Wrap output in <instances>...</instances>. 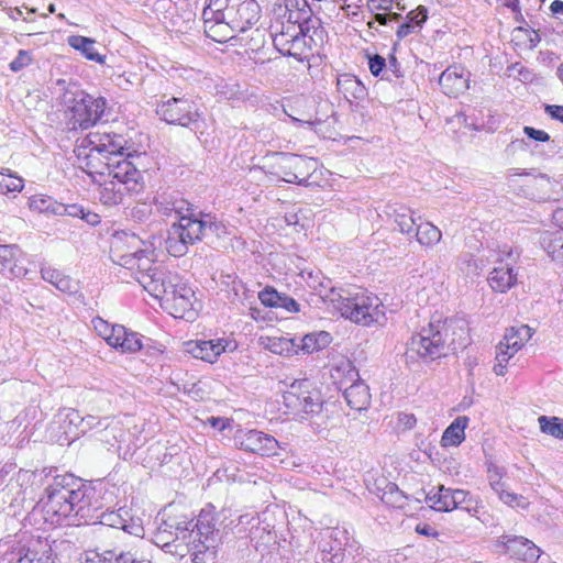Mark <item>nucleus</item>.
<instances>
[{"instance_id":"26","label":"nucleus","mask_w":563,"mask_h":563,"mask_svg":"<svg viewBox=\"0 0 563 563\" xmlns=\"http://www.w3.org/2000/svg\"><path fill=\"white\" fill-rule=\"evenodd\" d=\"M350 534L343 528H328L323 533L319 548L321 551V561L324 563V554L334 556L344 552L345 545L349 544Z\"/></svg>"},{"instance_id":"16","label":"nucleus","mask_w":563,"mask_h":563,"mask_svg":"<svg viewBox=\"0 0 563 563\" xmlns=\"http://www.w3.org/2000/svg\"><path fill=\"white\" fill-rule=\"evenodd\" d=\"M260 5L255 0H233L225 23L231 31L245 32L260 19Z\"/></svg>"},{"instance_id":"35","label":"nucleus","mask_w":563,"mask_h":563,"mask_svg":"<svg viewBox=\"0 0 563 563\" xmlns=\"http://www.w3.org/2000/svg\"><path fill=\"white\" fill-rule=\"evenodd\" d=\"M532 334L533 330L529 325L511 327L504 335L505 347L518 352L532 338Z\"/></svg>"},{"instance_id":"44","label":"nucleus","mask_w":563,"mask_h":563,"mask_svg":"<svg viewBox=\"0 0 563 563\" xmlns=\"http://www.w3.org/2000/svg\"><path fill=\"white\" fill-rule=\"evenodd\" d=\"M100 563H151L136 559L131 551H123L118 548L106 550L101 554H97Z\"/></svg>"},{"instance_id":"38","label":"nucleus","mask_w":563,"mask_h":563,"mask_svg":"<svg viewBox=\"0 0 563 563\" xmlns=\"http://www.w3.org/2000/svg\"><path fill=\"white\" fill-rule=\"evenodd\" d=\"M123 185L114 180L104 181L99 189V199L106 206H117L123 202L125 194H129Z\"/></svg>"},{"instance_id":"62","label":"nucleus","mask_w":563,"mask_h":563,"mask_svg":"<svg viewBox=\"0 0 563 563\" xmlns=\"http://www.w3.org/2000/svg\"><path fill=\"white\" fill-rule=\"evenodd\" d=\"M42 278L45 282H48L52 285H56L58 279L62 277L63 273H60L58 269L52 268V267H43L41 269Z\"/></svg>"},{"instance_id":"30","label":"nucleus","mask_w":563,"mask_h":563,"mask_svg":"<svg viewBox=\"0 0 563 563\" xmlns=\"http://www.w3.org/2000/svg\"><path fill=\"white\" fill-rule=\"evenodd\" d=\"M539 245L551 261L563 265V231H544L539 236Z\"/></svg>"},{"instance_id":"9","label":"nucleus","mask_w":563,"mask_h":563,"mask_svg":"<svg viewBox=\"0 0 563 563\" xmlns=\"http://www.w3.org/2000/svg\"><path fill=\"white\" fill-rule=\"evenodd\" d=\"M85 142L90 147L87 155L89 168H95L100 162L123 157L128 145V140L122 134L100 131L90 133Z\"/></svg>"},{"instance_id":"4","label":"nucleus","mask_w":563,"mask_h":563,"mask_svg":"<svg viewBox=\"0 0 563 563\" xmlns=\"http://www.w3.org/2000/svg\"><path fill=\"white\" fill-rule=\"evenodd\" d=\"M327 286L329 291L319 289V298L343 318L355 323L369 325L371 323L378 322L384 317L378 297L364 292H357L352 296L343 289H336L332 282H327Z\"/></svg>"},{"instance_id":"21","label":"nucleus","mask_w":563,"mask_h":563,"mask_svg":"<svg viewBox=\"0 0 563 563\" xmlns=\"http://www.w3.org/2000/svg\"><path fill=\"white\" fill-rule=\"evenodd\" d=\"M231 342L224 339L218 340H191L184 343V351L188 354H191L195 358L214 363L218 357L225 352L228 349L233 350L230 346Z\"/></svg>"},{"instance_id":"28","label":"nucleus","mask_w":563,"mask_h":563,"mask_svg":"<svg viewBox=\"0 0 563 563\" xmlns=\"http://www.w3.org/2000/svg\"><path fill=\"white\" fill-rule=\"evenodd\" d=\"M517 276L518 273L514 266L508 263H500L489 273L487 280L494 291L506 292L516 285Z\"/></svg>"},{"instance_id":"27","label":"nucleus","mask_w":563,"mask_h":563,"mask_svg":"<svg viewBox=\"0 0 563 563\" xmlns=\"http://www.w3.org/2000/svg\"><path fill=\"white\" fill-rule=\"evenodd\" d=\"M147 250H137L133 253L123 254L120 257V265L129 269H136L139 276L152 275L153 272L161 271L162 267L154 265L153 258Z\"/></svg>"},{"instance_id":"33","label":"nucleus","mask_w":563,"mask_h":563,"mask_svg":"<svg viewBox=\"0 0 563 563\" xmlns=\"http://www.w3.org/2000/svg\"><path fill=\"white\" fill-rule=\"evenodd\" d=\"M468 423V418L465 416L457 417L452 423L444 430L441 438V445L457 446L465 439V429Z\"/></svg>"},{"instance_id":"32","label":"nucleus","mask_w":563,"mask_h":563,"mask_svg":"<svg viewBox=\"0 0 563 563\" xmlns=\"http://www.w3.org/2000/svg\"><path fill=\"white\" fill-rule=\"evenodd\" d=\"M428 20V10L424 5H419L406 15V21L401 23L397 30L398 40H402L408 35L418 32Z\"/></svg>"},{"instance_id":"46","label":"nucleus","mask_w":563,"mask_h":563,"mask_svg":"<svg viewBox=\"0 0 563 563\" xmlns=\"http://www.w3.org/2000/svg\"><path fill=\"white\" fill-rule=\"evenodd\" d=\"M360 550V544L350 537L349 544L345 545L344 552L334 556H328L324 554V563H360V561L356 560L361 554Z\"/></svg>"},{"instance_id":"5","label":"nucleus","mask_w":563,"mask_h":563,"mask_svg":"<svg viewBox=\"0 0 563 563\" xmlns=\"http://www.w3.org/2000/svg\"><path fill=\"white\" fill-rule=\"evenodd\" d=\"M85 485L73 475L55 476L45 489L47 514L56 516L58 522L73 519L76 506L87 492Z\"/></svg>"},{"instance_id":"12","label":"nucleus","mask_w":563,"mask_h":563,"mask_svg":"<svg viewBox=\"0 0 563 563\" xmlns=\"http://www.w3.org/2000/svg\"><path fill=\"white\" fill-rule=\"evenodd\" d=\"M426 503L437 511L462 509L472 516L478 512V503L464 489L446 488L443 485L432 488L426 495Z\"/></svg>"},{"instance_id":"63","label":"nucleus","mask_w":563,"mask_h":563,"mask_svg":"<svg viewBox=\"0 0 563 563\" xmlns=\"http://www.w3.org/2000/svg\"><path fill=\"white\" fill-rule=\"evenodd\" d=\"M142 351L151 357H156L163 353V345H156L151 339H146V341L143 342Z\"/></svg>"},{"instance_id":"6","label":"nucleus","mask_w":563,"mask_h":563,"mask_svg":"<svg viewBox=\"0 0 563 563\" xmlns=\"http://www.w3.org/2000/svg\"><path fill=\"white\" fill-rule=\"evenodd\" d=\"M64 103L67 112L70 113L71 128L81 130H87L100 122L108 104L106 98L95 97L82 90H67L64 95Z\"/></svg>"},{"instance_id":"36","label":"nucleus","mask_w":563,"mask_h":563,"mask_svg":"<svg viewBox=\"0 0 563 563\" xmlns=\"http://www.w3.org/2000/svg\"><path fill=\"white\" fill-rule=\"evenodd\" d=\"M23 267L15 263V247L0 245V272L8 278H16L23 274Z\"/></svg>"},{"instance_id":"8","label":"nucleus","mask_w":563,"mask_h":563,"mask_svg":"<svg viewBox=\"0 0 563 563\" xmlns=\"http://www.w3.org/2000/svg\"><path fill=\"white\" fill-rule=\"evenodd\" d=\"M156 113L169 124H177L190 129L192 132L203 133L206 126L197 106L188 98L172 97L157 106Z\"/></svg>"},{"instance_id":"58","label":"nucleus","mask_w":563,"mask_h":563,"mask_svg":"<svg viewBox=\"0 0 563 563\" xmlns=\"http://www.w3.org/2000/svg\"><path fill=\"white\" fill-rule=\"evenodd\" d=\"M55 287L66 294H75L78 291V283L64 274L58 279Z\"/></svg>"},{"instance_id":"31","label":"nucleus","mask_w":563,"mask_h":563,"mask_svg":"<svg viewBox=\"0 0 563 563\" xmlns=\"http://www.w3.org/2000/svg\"><path fill=\"white\" fill-rule=\"evenodd\" d=\"M343 395L347 405L354 410L366 409L371 402L369 388L363 380H356L346 387Z\"/></svg>"},{"instance_id":"48","label":"nucleus","mask_w":563,"mask_h":563,"mask_svg":"<svg viewBox=\"0 0 563 563\" xmlns=\"http://www.w3.org/2000/svg\"><path fill=\"white\" fill-rule=\"evenodd\" d=\"M206 34L216 42L223 43L231 40L236 31H231V27L225 22L206 24Z\"/></svg>"},{"instance_id":"2","label":"nucleus","mask_w":563,"mask_h":563,"mask_svg":"<svg viewBox=\"0 0 563 563\" xmlns=\"http://www.w3.org/2000/svg\"><path fill=\"white\" fill-rule=\"evenodd\" d=\"M449 330L450 327L438 319L429 322L428 327H423L413 334L408 341L405 352L407 366L412 368L419 364H430L468 345L465 329H460L459 340H449Z\"/></svg>"},{"instance_id":"56","label":"nucleus","mask_w":563,"mask_h":563,"mask_svg":"<svg viewBox=\"0 0 563 563\" xmlns=\"http://www.w3.org/2000/svg\"><path fill=\"white\" fill-rule=\"evenodd\" d=\"M202 19H203V23L205 25L206 24H217V23H220V22H225V15H223V13H220V12H216V9L210 5L209 3L205 7L203 11H202Z\"/></svg>"},{"instance_id":"18","label":"nucleus","mask_w":563,"mask_h":563,"mask_svg":"<svg viewBox=\"0 0 563 563\" xmlns=\"http://www.w3.org/2000/svg\"><path fill=\"white\" fill-rule=\"evenodd\" d=\"M156 212L161 216L170 217L177 214L179 220L186 213H192L197 207L184 198L183 194L176 190L158 191L153 198Z\"/></svg>"},{"instance_id":"47","label":"nucleus","mask_w":563,"mask_h":563,"mask_svg":"<svg viewBox=\"0 0 563 563\" xmlns=\"http://www.w3.org/2000/svg\"><path fill=\"white\" fill-rule=\"evenodd\" d=\"M539 427L542 432L556 439H563V419L559 417L540 416L538 418Z\"/></svg>"},{"instance_id":"11","label":"nucleus","mask_w":563,"mask_h":563,"mask_svg":"<svg viewBox=\"0 0 563 563\" xmlns=\"http://www.w3.org/2000/svg\"><path fill=\"white\" fill-rule=\"evenodd\" d=\"M309 380H295L283 394V404L286 409L303 417L302 415H314L322 410L323 401L320 393L310 389Z\"/></svg>"},{"instance_id":"29","label":"nucleus","mask_w":563,"mask_h":563,"mask_svg":"<svg viewBox=\"0 0 563 563\" xmlns=\"http://www.w3.org/2000/svg\"><path fill=\"white\" fill-rule=\"evenodd\" d=\"M261 302L271 308H283L287 312L297 313L300 305L285 292L277 291L274 287L267 286L258 292Z\"/></svg>"},{"instance_id":"50","label":"nucleus","mask_w":563,"mask_h":563,"mask_svg":"<svg viewBox=\"0 0 563 563\" xmlns=\"http://www.w3.org/2000/svg\"><path fill=\"white\" fill-rule=\"evenodd\" d=\"M517 352H512V350L505 347V341L503 340L499 345L497 346V353H496V364L494 366V372L498 376H503L506 373V366L510 358L516 354Z\"/></svg>"},{"instance_id":"51","label":"nucleus","mask_w":563,"mask_h":563,"mask_svg":"<svg viewBox=\"0 0 563 563\" xmlns=\"http://www.w3.org/2000/svg\"><path fill=\"white\" fill-rule=\"evenodd\" d=\"M79 426L81 428V432H87L92 429L106 431L110 427V421L109 418L99 419L95 416H87L85 418H80Z\"/></svg>"},{"instance_id":"24","label":"nucleus","mask_w":563,"mask_h":563,"mask_svg":"<svg viewBox=\"0 0 563 563\" xmlns=\"http://www.w3.org/2000/svg\"><path fill=\"white\" fill-rule=\"evenodd\" d=\"M85 488H87V492H85L84 498H80L78 506H76L73 519H66L67 525H81V521H95L97 512L102 508L96 489L88 484L85 485Z\"/></svg>"},{"instance_id":"25","label":"nucleus","mask_w":563,"mask_h":563,"mask_svg":"<svg viewBox=\"0 0 563 563\" xmlns=\"http://www.w3.org/2000/svg\"><path fill=\"white\" fill-rule=\"evenodd\" d=\"M442 91L449 97H457L468 88V77L460 66L448 67L439 78Z\"/></svg>"},{"instance_id":"22","label":"nucleus","mask_w":563,"mask_h":563,"mask_svg":"<svg viewBox=\"0 0 563 563\" xmlns=\"http://www.w3.org/2000/svg\"><path fill=\"white\" fill-rule=\"evenodd\" d=\"M497 547H503L506 554L521 561H534L540 556V549L523 537L503 534L497 540Z\"/></svg>"},{"instance_id":"43","label":"nucleus","mask_w":563,"mask_h":563,"mask_svg":"<svg viewBox=\"0 0 563 563\" xmlns=\"http://www.w3.org/2000/svg\"><path fill=\"white\" fill-rule=\"evenodd\" d=\"M114 349L121 350L123 353H135L143 350V340L140 333L128 330L124 327V333L120 334L118 343H114Z\"/></svg>"},{"instance_id":"54","label":"nucleus","mask_w":563,"mask_h":563,"mask_svg":"<svg viewBox=\"0 0 563 563\" xmlns=\"http://www.w3.org/2000/svg\"><path fill=\"white\" fill-rule=\"evenodd\" d=\"M32 57L29 51L20 49L16 57L10 63L9 67L12 71L18 73L29 66Z\"/></svg>"},{"instance_id":"61","label":"nucleus","mask_w":563,"mask_h":563,"mask_svg":"<svg viewBox=\"0 0 563 563\" xmlns=\"http://www.w3.org/2000/svg\"><path fill=\"white\" fill-rule=\"evenodd\" d=\"M289 118L292 123L302 125V126H307V128L313 130L314 132H318V126L325 122V119L319 118V117H316L313 120H311V119L302 120V119H298V118H295L291 115H289Z\"/></svg>"},{"instance_id":"49","label":"nucleus","mask_w":563,"mask_h":563,"mask_svg":"<svg viewBox=\"0 0 563 563\" xmlns=\"http://www.w3.org/2000/svg\"><path fill=\"white\" fill-rule=\"evenodd\" d=\"M406 496L394 483H388L383 490L382 500L393 507L401 508L405 505Z\"/></svg>"},{"instance_id":"57","label":"nucleus","mask_w":563,"mask_h":563,"mask_svg":"<svg viewBox=\"0 0 563 563\" xmlns=\"http://www.w3.org/2000/svg\"><path fill=\"white\" fill-rule=\"evenodd\" d=\"M152 213L151 203L146 202H136V205L131 209V217L137 221H145Z\"/></svg>"},{"instance_id":"13","label":"nucleus","mask_w":563,"mask_h":563,"mask_svg":"<svg viewBox=\"0 0 563 563\" xmlns=\"http://www.w3.org/2000/svg\"><path fill=\"white\" fill-rule=\"evenodd\" d=\"M275 48L284 56H290L302 62L311 46L302 24L290 23L283 25L282 31L273 38Z\"/></svg>"},{"instance_id":"37","label":"nucleus","mask_w":563,"mask_h":563,"mask_svg":"<svg viewBox=\"0 0 563 563\" xmlns=\"http://www.w3.org/2000/svg\"><path fill=\"white\" fill-rule=\"evenodd\" d=\"M389 217L394 219V223L400 233L412 236L415 229L418 223L413 218V212L407 207H399L393 209L391 212L388 213Z\"/></svg>"},{"instance_id":"60","label":"nucleus","mask_w":563,"mask_h":563,"mask_svg":"<svg viewBox=\"0 0 563 563\" xmlns=\"http://www.w3.org/2000/svg\"><path fill=\"white\" fill-rule=\"evenodd\" d=\"M368 67L374 76H378L386 67V60L383 56L375 54L368 58Z\"/></svg>"},{"instance_id":"7","label":"nucleus","mask_w":563,"mask_h":563,"mask_svg":"<svg viewBox=\"0 0 563 563\" xmlns=\"http://www.w3.org/2000/svg\"><path fill=\"white\" fill-rule=\"evenodd\" d=\"M317 162L313 158L301 155L275 152L263 166L267 175H272L288 184L301 186L308 185L311 170H314Z\"/></svg>"},{"instance_id":"20","label":"nucleus","mask_w":563,"mask_h":563,"mask_svg":"<svg viewBox=\"0 0 563 563\" xmlns=\"http://www.w3.org/2000/svg\"><path fill=\"white\" fill-rule=\"evenodd\" d=\"M139 283L155 298H159L164 302L168 298V292L177 287L180 276L175 272H169L164 268L153 272L152 275H144L136 277Z\"/></svg>"},{"instance_id":"3","label":"nucleus","mask_w":563,"mask_h":563,"mask_svg":"<svg viewBox=\"0 0 563 563\" xmlns=\"http://www.w3.org/2000/svg\"><path fill=\"white\" fill-rule=\"evenodd\" d=\"M227 225L211 213L203 212L198 206L192 213H186L168 230L166 250L175 257L188 253L189 246L200 241L214 244L228 235Z\"/></svg>"},{"instance_id":"40","label":"nucleus","mask_w":563,"mask_h":563,"mask_svg":"<svg viewBox=\"0 0 563 563\" xmlns=\"http://www.w3.org/2000/svg\"><path fill=\"white\" fill-rule=\"evenodd\" d=\"M412 235H415L417 241L424 246L438 244L442 236L441 231L431 222L419 223Z\"/></svg>"},{"instance_id":"42","label":"nucleus","mask_w":563,"mask_h":563,"mask_svg":"<svg viewBox=\"0 0 563 563\" xmlns=\"http://www.w3.org/2000/svg\"><path fill=\"white\" fill-rule=\"evenodd\" d=\"M51 548L44 550L41 555H38V551L36 548L29 547L27 549H20L16 553L12 554L16 556L14 563H55L52 554Z\"/></svg>"},{"instance_id":"55","label":"nucleus","mask_w":563,"mask_h":563,"mask_svg":"<svg viewBox=\"0 0 563 563\" xmlns=\"http://www.w3.org/2000/svg\"><path fill=\"white\" fill-rule=\"evenodd\" d=\"M57 207L58 213L57 216H68L73 218H81L84 214L85 207L78 203L65 205L59 202Z\"/></svg>"},{"instance_id":"34","label":"nucleus","mask_w":563,"mask_h":563,"mask_svg":"<svg viewBox=\"0 0 563 563\" xmlns=\"http://www.w3.org/2000/svg\"><path fill=\"white\" fill-rule=\"evenodd\" d=\"M68 44L76 51H80L87 59L99 64L104 63L106 56L98 53L95 40L81 35H71L68 37Z\"/></svg>"},{"instance_id":"53","label":"nucleus","mask_w":563,"mask_h":563,"mask_svg":"<svg viewBox=\"0 0 563 563\" xmlns=\"http://www.w3.org/2000/svg\"><path fill=\"white\" fill-rule=\"evenodd\" d=\"M22 188V178L0 173V191L14 192L21 191Z\"/></svg>"},{"instance_id":"45","label":"nucleus","mask_w":563,"mask_h":563,"mask_svg":"<svg viewBox=\"0 0 563 563\" xmlns=\"http://www.w3.org/2000/svg\"><path fill=\"white\" fill-rule=\"evenodd\" d=\"M58 203L57 200L45 195H34L29 198V208L38 213L57 216L58 210L56 206H58Z\"/></svg>"},{"instance_id":"52","label":"nucleus","mask_w":563,"mask_h":563,"mask_svg":"<svg viewBox=\"0 0 563 563\" xmlns=\"http://www.w3.org/2000/svg\"><path fill=\"white\" fill-rule=\"evenodd\" d=\"M498 496L504 504L512 508L527 509L530 504L528 499L522 495H517L515 493L507 492L506 489L500 490V494Z\"/></svg>"},{"instance_id":"23","label":"nucleus","mask_w":563,"mask_h":563,"mask_svg":"<svg viewBox=\"0 0 563 563\" xmlns=\"http://www.w3.org/2000/svg\"><path fill=\"white\" fill-rule=\"evenodd\" d=\"M194 290L180 277L177 287L168 292L165 305L172 310L170 313L176 318H185L187 313L192 314L194 310Z\"/></svg>"},{"instance_id":"10","label":"nucleus","mask_w":563,"mask_h":563,"mask_svg":"<svg viewBox=\"0 0 563 563\" xmlns=\"http://www.w3.org/2000/svg\"><path fill=\"white\" fill-rule=\"evenodd\" d=\"M131 157L128 154L125 157L100 162L95 168H90V173L107 174L112 180L123 185L122 188H125L130 195L139 194L144 187L143 174L131 162Z\"/></svg>"},{"instance_id":"59","label":"nucleus","mask_w":563,"mask_h":563,"mask_svg":"<svg viewBox=\"0 0 563 563\" xmlns=\"http://www.w3.org/2000/svg\"><path fill=\"white\" fill-rule=\"evenodd\" d=\"M523 133L531 140L536 142H549L550 141V134L547 133L543 130H538L533 126H523Z\"/></svg>"},{"instance_id":"17","label":"nucleus","mask_w":563,"mask_h":563,"mask_svg":"<svg viewBox=\"0 0 563 563\" xmlns=\"http://www.w3.org/2000/svg\"><path fill=\"white\" fill-rule=\"evenodd\" d=\"M234 441L241 450L262 456L275 455L279 448V443L274 437L258 430L239 431Z\"/></svg>"},{"instance_id":"15","label":"nucleus","mask_w":563,"mask_h":563,"mask_svg":"<svg viewBox=\"0 0 563 563\" xmlns=\"http://www.w3.org/2000/svg\"><path fill=\"white\" fill-rule=\"evenodd\" d=\"M332 336L327 331L311 332L302 338L279 339L273 344L274 353H298L311 354L325 349L331 343Z\"/></svg>"},{"instance_id":"39","label":"nucleus","mask_w":563,"mask_h":563,"mask_svg":"<svg viewBox=\"0 0 563 563\" xmlns=\"http://www.w3.org/2000/svg\"><path fill=\"white\" fill-rule=\"evenodd\" d=\"M338 89L346 99L351 97L362 100L367 93L365 86L356 77L350 75L338 78Z\"/></svg>"},{"instance_id":"14","label":"nucleus","mask_w":563,"mask_h":563,"mask_svg":"<svg viewBox=\"0 0 563 563\" xmlns=\"http://www.w3.org/2000/svg\"><path fill=\"white\" fill-rule=\"evenodd\" d=\"M255 520L256 525H252L250 529L251 542L256 552L261 554L262 561L274 563L278 556H282L280 550L284 548L278 542L276 532L269 529L268 525L261 526L256 518H250L249 515L240 516L239 525L244 522L250 523Z\"/></svg>"},{"instance_id":"64","label":"nucleus","mask_w":563,"mask_h":563,"mask_svg":"<svg viewBox=\"0 0 563 563\" xmlns=\"http://www.w3.org/2000/svg\"><path fill=\"white\" fill-rule=\"evenodd\" d=\"M544 112L553 120H558L563 123V106L558 104H545Z\"/></svg>"},{"instance_id":"19","label":"nucleus","mask_w":563,"mask_h":563,"mask_svg":"<svg viewBox=\"0 0 563 563\" xmlns=\"http://www.w3.org/2000/svg\"><path fill=\"white\" fill-rule=\"evenodd\" d=\"M91 522H99L100 525L122 530L134 537H142L144 533L141 520L132 518L129 511L123 508H120L118 511L100 509L97 512V518Z\"/></svg>"},{"instance_id":"41","label":"nucleus","mask_w":563,"mask_h":563,"mask_svg":"<svg viewBox=\"0 0 563 563\" xmlns=\"http://www.w3.org/2000/svg\"><path fill=\"white\" fill-rule=\"evenodd\" d=\"M93 327L98 334L103 338L107 343L113 347L114 343H118L120 334L124 333V325L110 324L101 318H97L92 321Z\"/></svg>"},{"instance_id":"1","label":"nucleus","mask_w":563,"mask_h":563,"mask_svg":"<svg viewBox=\"0 0 563 563\" xmlns=\"http://www.w3.org/2000/svg\"><path fill=\"white\" fill-rule=\"evenodd\" d=\"M222 514L216 512L212 505H207L201 509L197 521L183 518H168L159 528L156 539L162 543L165 551H170L172 541L167 534L174 536L173 541L181 540L186 543L194 563H208L216 558L217 547L220 542L221 528H228L224 523L227 517H220Z\"/></svg>"}]
</instances>
